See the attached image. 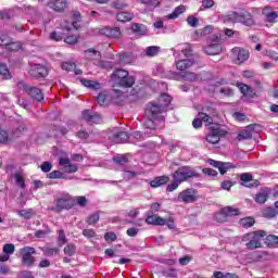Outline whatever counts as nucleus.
<instances>
[{
  "label": "nucleus",
  "instance_id": "nucleus-1",
  "mask_svg": "<svg viewBox=\"0 0 278 278\" xmlns=\"http://www.w3.org/2000/svg\"><path fill=\"white\" fill-rule=\"evenodd\" d=\"M170 101L173 98L167 93H162L159 103L150 102L146 109L147 121L144 122V127L147 129V134H155V129H164V112L168 105H170Z\"/></svg>",
  "mask_w": 278,
  "mask_h": 278
},
{
  "label": "nucleus",
  "instance_id": "nucleus-2",
  "mask_svg": "<svg viewBox=\"0 0 278 278\" xmlns=\"http://www.w3.org/2000/svg\"><path fill=\"white\" fill-rule=\"evenodd\" d=\"M222 20L224 21V23H241L242 25H247L248 27H251V25L255 24L253 15L244 9H240L238 11H230L226 15H223Z\"/></svg>",
  "mask_w": 278,
  "mask_h": 278
},
{
  "label": "nucleus",
  "instance_id": "nucleus-3",
  "mask_svg": "<svg viewBox=\"0 0 278 278\" xmlns=\"http://www.w3.org/2000/svg\"><path fill=\"white\" fill-rule=\"evenodd\" d=\"M111 79H113L116 86L119 88H131L136 84V78L129 75L127 70L117 68L111 75Z\"/></svg>",
  "mask_w": 278,
  "mask_h": 278
},
{
  "label": "nucleus",
  "instance_id": "nucleus-4",
  "mask_svg": "<svg viewBox=\"0 0 278 278\" xmlns=\"http://www.w3.org/2000/svg\"><path fill=\"white\" fill-rule=\"evenodd\" d=\"M262 238H266V230H256L243 236L242 241L245 242L247 249H262Z\"/></svg>",
  "mask_w": 278,
  "mask_h": 278
},
{
  "label": "nucleus",
  "instance_id": "nucleus-5",
  "mask_svg": "<svg viewBox=\"0 0 278 278\" xmlns=\"http://www.w3.org/2000/svg\"><path fill=\"white\" fill-rule=\"evenodd\" d=\"M193 177H199V174L190 166H180L172 173V179H177L180 184L188 181V179H193Z\"/></svg>",
  "mask_w": 278,
  "mask_h": 278
},
{
  "label": "nucleus",
  "instance_id": "nucleus-6",
  "mask_svg": "<svg viewBox=\"0 0 278 278\" xmlns=\"http://www.w3.org/2000/svg\"><path fill=\"white\" fill-rule=\"evenodd\" d=\"M17 88L23 90V92L30 97L33 101L40 102L45 100V93H42V90L38 87L29 86L24 81H20L17 83Z\"/></svg>",
  "mask_w": 278,
  "mask_h": 278
},
{
  "label": "nucleus",
  "instance_id": "nucleus-7",
  "mask_svg": "<svg viewBox=\"0 0 278 278\" xmlns=\"http://www.w3.org/2000/svg\"><path fill=\"white\" fill-rule=\"evenodd\" d=\"M203 51L206 55H219L223 53V46L220 45V38L218 36L213 35L207 45L203 48Z\"/></svg>",
  "mask_w": 278,
  "mask_h": 278
},
{
  "label": "nucleus",
  "instance_id": "nucleus-8",
  "mask_svg": "<svg viewBox=\"0 0 278 278\" xmlns=\"http://www.w3.org/2000/svg\"><path fill=\"white\" fill-rule=\"evenodd\" d=\"M225 136H227V130L218 126H211L205 140L208 142V144H218V142H220V138Z\"/></svg>",
  "mask_w": 278,
  "mask_h": 278
},
{
  "label": "nucleus",
  "instance_id": "nucleus-9",
  "mask_svg": "<svg viewBox=\"0 0 278 278\" xmlns=\"http://www.w3.org/2000/svg\"><path fill=\"white\" fill-rule=\"evenodd\" d=\"M199 192L193 189V188H189V189H185L182 190L178 197H177V201L179 203H195V201H199Z\"/></svg>",
  "mask_w": 278,
  "mask_h": 278
},
{
  "label": "nucleus",
  "instance_id": "nucleus-10",
  "mask_svg": "<svg viewBox=\"0 0 278 278\" xmlns=\"http://www.w3.org/2000/svg\"><path fill=\"white\" fill-rule=\"evenodd\" d=\"M20 255L22 256V264H24V266H34L36 262V257H34V255H36L35 248L24 247L20 249Z\"/></svg>",
  "mask_w": 278,
  "mask_h": 278
},
{
  "label": "nucleus",
  "instance_id": "nucleus-11",
  "mask_svg": "<svg viewBox=\"0 0 278 278\" xmlns=\"http://www.w3.org/2000/svg\"><path fill=\"white\" fill-rule=\"evenodd\" d=\"M81 118L90 125H99L103 123V117L101 116V114L91 110H84L81 112Z\"/></svg>",
  "mask_w": 278,
  "mask_h": 278
},
{
  "label": "nucleus",
  "instance_id": "nucleus-12",
  "mask_svg": "<svg viewBox=\"0 0 278 278\" xmlns=\"http://www.w3.org/2000/svg\"><path fill=\"white\" fill-rule=\"evenodd\" d=\"M109 138L111 142H115V144H121L129 140V134H127V131L119 130L118 128H114Z\"/></svg>",
  "mask_w": 278,
  "mask_h": 278
},
{
  "label": "nucleus",
  "instance_id": "nucleus-13",
  "mask_svg": "<svg viewBox=\"0 0 278 278\" xmlns=\"http://www.w3.org/2000/svg\"><path fill=\"white\" fill-rule=\"evenodd\" d=\"M231 53L235 55V63L236 64H244L247 60H249L250 54L249 51L242 48H233Z\"/></svg>",
  "mask_w": 278,
  "mask_h": 278
},
{
  "label": "nucleus",
  "instance_id": "nucleus-14",
  "mask_svg": "<svg viewBox=\"0 0 278 278\" xmlns=\"http://www.w3.org/2000/svg\"><path fill=\"white\" fill-rule=\"evenodd\" d=\"M59 166L62 167L63 173H67V174L77 173L78 170L77 164L71 163V159L68 157H60Z\"/></svg>",
  "mask_w": 278,
  "mask_h": 278
},
{
  "label": "nucleus",
  "instance_id": "nucleus-15",
  "mask_svg": "<svg viewBox=\"0 0 278 278\" xmlns=\"http://www.w3.org/2000/svg\"><path fill=\"white\" fill-rule=\"evenodd\" d=\"M29 75L35 79H40V77H47L49 75V70H47L45 65L35 64L30 67Z\"/></svg>",
  "mask_w": 278,
  "mask_h": 278
},
{
  "label": "nucleus",
  "instance_id": "nucleus-16",
  "mask_svg": "<svg viewBox=\"0 0 278 278\" xmlns=\"http://www.w3.org/2000/svg\"><path fill=\"white\" fill-rule=\"evenodd\" d=\"M71 207V195L56 199L55 206L51 207L52 212H62V210H68Z\"/></svg>",
  "mask_w": 278,
  "mask_h": 278
},
{
  "label": "nucleus",
  "instance_id": "nucleus-17",
  "mask_svg": "<svg viewBox=\"0 0 278 278\" xmlns=\"http://www.w3.org/2000/svg\"><path fill=\"white\" fill-rule=\"evenodd\" d=\"M99 34L105 36V38H121V28L104 27L99 30Z\"/></svg>",
  "mask_w": 278,
  "mask_h": 278
},
{
  "label": "nucleus",
  "instance_id": "nucleus-18",
  "mask_svg": "<svg viewBox=\"0 0 278 278\" xmlns=\"http://www.w3.org/2000/svg\"><path fill=\"white\" fill-rule=\"evenodd\" d=\"M143 128H144V134L140 132V131H135L130 135L129 138H131L132 142H140V140H144V137L148 136L151 137V136H155L157 134V129L160 130V125L156 124V128H155V134H149L147 132V127L144 126L143 124Z\"/></svg>",
  "mask_w": 278,
  "mask_h": 278
},
{
  "label": "nucleus",
  "instance_id": "nucleus-19",
  "mask_svg": "<svg viewBox=\"0 0 278 278\" xmlns=\"http://www.w3.org/2000/svg\"><path fill=\"white\" fill-rule=\"evenodd\" d=\"M14 251H16L14 243H5L2 248V253H4V255H0V262H8L10 255H14Z\"/></svg>",
  "mask_w": 278,
  "mask_h": 278
},
{
  "label": "nucleus",
  "instance_id": "nucleus-20",
  "mask_svg": "<svg viewBox=\"0 0 278 278\" xmlns=\"http://www.w3.org/2000/svg\"><path fill=\"white\" fill-rule=\"evenodd\" d=\"M146 223L147 225H153L154 227H164V225H166V219L159 215H148Z\"/></svg>",
  "mask_w": 278,
  "mask_h": 278
},
{
  "label": "nucleus",
  "instance_id": "nucleus-21",
  "mask_svg": "<svg viewBox=\"0 0 278 278\" xmlns=\"http://www.w3.org/2000/svg\"><path fill=\"white\" fill-rule=\"evenodd\" d=\"M198 116L201 118L202 123H205L206 125H213L214 118L210 116V108L203 106L202 111L198 113Z\"/></svg>",
  "mask_w": 278,
  "mask_h": 278
},
{
  "label": "nucleus",
  "instance_id": "nucleus-22",
  "mask_svg": "<svg viewBox=\"0 0 278 278\" xmlns=\"http://www.w3.org/2000/svg\"><path fill=\"white\" fill-rule=\"evenodd\" d=\"M170 181V177L168 176H157L153 180H151L149 184L151 188H160L162 186H166Z\"/></svg>",
  "mask_w": 278,
  "mask_h": 278
},
{
  "label": "nucleus",
  "instance_id": "nucleus-23",
  "mask_svg": "<svg viewBox=\"0 0 278 278\" xmlns=\"http://www.w3.org/2000/svg\"><path fill=\"white\" fill-rule=\"evenodd\" d=\"M191 66H194V60L192 58L182 59L176 63V68L178 71H188V68H191Z\"/></svg>",
  "mask_w": 278,
  "mask_h": 278
},
{
  "label": "nucleus",
  "instance_id": "nucleus-24",
  "mask_svg": "<svg viewBox=\"0 0 278 278\" xmlns=\"http://www.w3.org/2000/svg\"><path fill=\"white\" fill-rule=\"evenodd\" d=\"M49 5L55 12H64V10H66L67 2L66 0H50Z\"/></svg>",
  "mask_w": 278,
  "mask_h": 278
},
{
  "label": "nucleus",
  "instance_id": "nucleus-25",
  "mask_svg": "<svg viewBox=\"0 0 278 278\" xmlns=\"http://www.w3.org/2000/svg\"><path fill=\"white\" fill-rule=\"evenodd\" d=\"M238 88L240 89V92L242 93L243 97H250L251 99L255 97V91L250 86L244 84H239Z\"/></svg>",
  "mask_w": 278,
  "mask_h": 278
},
{
  "label": "nucleus",
  "instance_id": "nucleus-26",
  "mask_svg": "<svg viewBox=\"0 0 278 278\" xmlns=\"http://www.w3.org/2000/svg\"><path fill=\"white\" fill-rule=\"evenodd\" d=\"M113 162L119 166V170H123V168H127V164H129V159L125 155H119L113 157Z\"/></svg>",
  "mask_w": 278,
  "mask_h": 278
},
{
  "label": "nucleus",
  "instance_id": "nucleus-27",
  "mask_svg": "<svg viewBox=\"0 0 278 278\" xmlns=\"http://www.w3.org/2000/svg\"><path fill=\"white\" fill-rule=\"evenodd\" d=\"M84 55L87 60H101V53L92 48L85 50Z\"/></svg>",
  "mask_w": 278,
  "mask_h": 278
},
{
  "label": "nucleus",
  "instance_id": "nucleus-28",
  "mask_svg": "<svg viewBox=\"0 0 278 278\" xmlns=\"http://www.w3.org/2000/svg\"><path fill=\"white\" fill-rule=\"evenodd\" d=\"M80 84H83V86H85V88H90L91 90H99V88H101V84H99L94 80H88L86 78H81Z\"/></svg>",
  "mask_w": 278,
  "mask_h": 278
},
{
  "label": "nucleus",
  "instance_id": "nucleus-29",
  "mask_svg": "<svg viewBox=\"0 0 278 278\" xmlns=\"http://www.w3.org/2000/svg\"><path fill=\"white\" fill-rule=\"evenodd\" d=\"M72 18L73 21L71 27H74V29H79V23H81V13L79 11H73Z\"/></svg>",
  "mask_w": 278,
  "mask_h": 278
},
{
  "label": "nucleus",
  "instance_id": "nucleus-30",
  "mask_svg": "<svg viewBox=\"0 0 278 278\" xmlns=\"http://www.w3.org/2000/svg\"><path fill=\"white\" fill-rule=\"evenodd\" d=\"M116 18L119 23H129L134 18V14L129 12H119L116 14Z\"/></svg>",
  "mask_w": 278,
  "mask_h": 278
},
{
  "label": "nucleus",
  "instance_id": "nucleus-31",
  "mask_svg": "<svg viewBox=\"0 0 278 278\" xmlns=\"http://www.w3.org/2000/svg\"><path fill=\"white\" fill-rule=\"evenodd\" d=\"M131 29L137 36H147V26L142 24H132Z\"/></svg>",
  "mask_w": 278,
  "mask_h": 278
},
{
  "label": "nucleus",
  "instance_id": "nucleus-32",
  "mask_svg": "<svg viewBox=\"0 0 278 278\" xmlns=\"http://www.w3.org/2000/svg\"><path fill=\"white\" fill-rule=\"evenodd\" d=\"M117 58L118 64H131V54L127 52H121Z\"/></svg>",
  "mask_w": 278,
  "mask_h": 278
},
{
  "label": "nucleus",
  "instance_id": "nucleus-33",
  "mask_svg": "<svg viewBox=\"0 0 278 278\" xmlns=\"http://www.w3.org/2000/svg\"><path fill=\"white\" fill-rule=\"evenodd\" d=\"M41 251L46 257H53L60 254V249L58 248L46 247V248H42Z\"/></svg>",
  "mask_w": 278,
  "mask_h": 278
},
{
  "label": "nucleus",
  "instance_id": "nucleus-34",
  "mask_svg": "<svg viewBox=\"0 0 278 278\" xmlns=\"http://www.w3.org/2000/svg\"><path fill=\"white\" fill-rule=\"evenodd\" d=\"M186 12V7L185 5H178L173 13L167 15V18L169 21L177 18L180 14H184Z\"/></svg>",
  "mask_w": 278,
  "mask_h": 278
},
{
  "label": "nucleus",
  "instance_id": "nucleus-35",
  "mask_svg": "<svg viewBox=\"0 0 278 278\" xmlns=\"http://www.w3.org/2000/svg\"><path fill=\"white\" fill-rule=\"evenodd\" d=\"M254 200H255L256 203H261V204L266 203V201H268V192L267 191H260L254 197Z\"/></svg>",
  "mask_w": 278,
  "mask_h": 278
},
{
  "label": "nucleus",
  "instance_id": "nucleus-36",
  "mask_svg": "<svg viewBox=\"0 0 278 278\" xmlns=\"http://www.w3.org/2000/svg\"><path fill=\"white\" fill-rule=\"evenodd\" d=\"M223 212L226 213V216H240V208H236L233 206H225L223 207Z\"/></svg>",
  "mask_w": 278,
  "mask_h": 278
},
{
  "label": "nucleus",
  "instance_id": "nucleus-37",
  "mask_svg": "<svg viewBox=\"0 0 278 278\" xmlns=\"http://www.w3.org/2000/svg\"><path fill=\"white\" fill-rule=\"evenodd\" d=\"M239 224L241 227H244V229H249V227H253V225H255V218L244 217L240 219Z\"/></svg>",
  "mask_w": 278,
  "mask_h": 278
},
{
  "label": "nucleus",
  "instance_id": "nucleus-38",
  "mask_svg": "<svg viewBox=\"0 0 278 278\" xmlns=\"http://www.w3.org/2000/svg\"><path fill=\"white\" fill-rule=\"evenodd\" d=\"M160 53V47L157 46H150L146 48V55L148 58H155Z\"/></svg>",
  "mask_w": 278,
  "mask_h": 278
},
{
  "label": "nucleus",
  "instance_id": "nucleus-39",
  "mask_svg": "<svg viewBox=\"0 0 278 278\" xmlns=\"http://www.w3.org/2000/svg\"><path fill=\"white\" fill-rule=\"evenodd\" d=\"M123 170V178L129 181V179H134L135 177H138V173L134 170H129V167H125Z\"/></svg>",
  "mask_w": 278,
  "mask_h": 278
},
{
  "label": "nucleus",
  "instance_id": "nucleus-40",
  "mask_svg": "<svg viewBox=\"0 0 278 278\" xmlns=\"http://www.w3.org/2000/svg\"><path fill=\"white\" fill-rule=\"evenodd\" d=\"M266 244L267 247L275 248L278 247V236L275 235H266Z\"/></svg>",
  "mask_w": 278,
  "mask_h": 278
},
{
  "label": "nucleus",
  "instance_id": "nucleus-41",
  "mask_svg": "<svg viewBox=\"0 0 278 278\" xmlns=\"http://www.w3.org/2000/svg\"><path fill=\"white\" fill-rule=\"evenodd\" d=\"M48 178L49 179H73V178L66 177V175H64V173H62L61 170L51 172L50 174H48Z\"/></svg>",
  "mask_w": 278,
  "mask_h": 278
},
{
  "label": "nucleus",
  "instance_id": "nucleus-42",
  "mask_svg": "<svg viewBox=\"0 0 278 278\" xmlns=\"http://www.w3.org/2000/svg\"><path fill=\"white\" fill-rule=\"evenodd\" d=\"M220 175H225V173H227L229 169L231 168H236V166H233V164L231 163H219V167H217Z\"/></svg>",
  "mask_w": 278,
  "mask_h": 278
},
{
  "label": "nucleus",
  "instance_id": "nucleus-43",
  "mask_svg": "<svg viewBox=\"0 0 278 278\" xmlns=\"http://www.w3.org/2000/svg\"><path fill=\"white\" fill-rule=\"evenodd\" d=\"M64 253L65 255H67L68 257H73V255H75V253H77V248L75 247V244L70 243L64 248Z\"/></svg>",
  "mask_w": 278,
  "mask_h": 278
},
{
  "label": "nucleus",
  "instance_id": "nucleus-44",
  "mask_svg": "<svg viewBox=\"0 0 278 278\" xmlns=\"http://www.w3.org/2000/svg\"><path fill=\"white\" fill-rule=\"evenodd\" d=\"M101 217L99 216V213H92L91 215H89L86 219L87 225H97V223H99V219Z\"/></svg>",
  "mask_w": 278,
  "mask_h": 278
},
{
  "label": "nucleus",
  "instance_id": "nucleus-45",
  "mask_svg": "<svg viewBox=\"0 0 278 278\" xmlns=\"http://www.w3.org/2000/svg\"><path fill=\"white\" fill-rule=\"evenodd\" d=\"M23 48V46L21 45V42H18V41H16V42H14V41H12V39H11V41L9 42V45H7V50L8 51H21V49Z\"/></svg>",
  "mask_w": 278,
  "mask_h": 278
},
{
  "label": "nucleus",
  "instance_id": "nucleus-46",
  "mask_svg": "<svg viewBox=\"0 0 278 278\" xmlns=\"http://www.w3.org/2000/svg\"><path fill=\"white\" fill-rule=\"evenodd\" d=\"M10 135L7 130L0 129V144H10Z\"/></svg>",
  "mask_w": 278,
  "mask_h": 278
},
{
  "label": "nucleus",
  "instance_id": "nucleus-47",
  "mask_svg": "<svg viewBox=\"0 0 278 278\" xmlns=\"http://www.w3.org/2000/svg\"><path fill=\"white\" fill-rule=\"evenodd\" d=\"M185 81H199V76L192 72H187L182 75Z\"/></svg>",
  "mask_w": 278,
  "mask_h": 278
},
{
  "label": "nucleus",
  "instance_id": "nucleus-48",
  "mask_svg": "<svg viewBox=\"0 0 278 278\" xmlns=\"http://www.w3.org/2000/svg\"><path fill=\"white\" fill-rule=\"evenodd\" d=\"M68 240L66 239V233L64 232L63 229L59 230V236H58V244L59 247H64Z\"/></svg>",
  "mask_w": 278,
  "mask_h": 278
},
{
  "label": "nucleus",
  "instance_id": "nucleus-49",
  "mask_svg": "<svg viewBox=\"0 0 278 278\" xmlns=\"http://www.w3.org/2000/svg\"><path fill=\"white\" fill-rule=\"evenodd\" d=\"M227 213L223 212V208L215 214V220H217V223H227Z\"/></svg>",
  "mask_w": 278,
  "mask_h": 278
},
{
  "label": "nucleus",
  "instance_id": "nucleus-50",
  "mask_svg": "<svg viewBox=\"0 0 278 278\" xmlns=\"http://www.w3.org/2000/svg\"><path fill=\"white\" fill-rule=\"evenodd\" d=\"M163 277H167V278H177V269L175 268H168V269H164L162 271Z\"/></svg>",
  "mask_w": 278,
  "mask_h": 278
},
{
  "label": "nucleus",
  "instance_id": "nucleus-51",
  "mask_svg": "<svg viewBox=\"0 0 278 278\" xmlns=\"http://www.w3.org/2000/svg\"><path fill=\"white\" fill-rule=\"evenodd\" d=\"M179 186H181V182H178L177 179H173V182L167 185L166 192H175Z\"/></svg>",
  "mask_w": 278,
  "mask_h": 278
},
{
  "label": "nucleus",
  "instance_id": "nucleus-52",
  "mask_svg": "<svg viewBox=\"0 0 278 278\" xmlns=\"http://www.w3.org/2000/svg\"><path fill=\"white\" fill-rule=\"evenodd\" d=\"M12 38L8 36V34L0 35V47H8L11 42Z\"/></svg>",
  "mask_w": 278,
  "mask_h": 278
},
{
  "label": "nucleus",
  "instance_id": "nucleus-53",
  "mask_svg": "<svg viewBox=\"0 0 278 278\" xmlns=\"http://www.w3.org/2000/svg\"><path fill=\"white\" fill-rule=\"evenodd\" d=\"M277 210L273 208V207H267L264 211V216H266L267 218H275V216H277Z\"/></svg>",
  "mask_w": 278,
  "mask_h": 278
},
{
  "label": "nucleus",
  "instance_id": "nucleus-54",
  "mask_svg": "<svg viewBox=\"0 0 278 278\" xmlns=\"http://www.w3.org/2000/svg\"><path fill=\"white\" fill-rule=\"evenodd\" d=\"M16 185L20 186V188L24 189L25 188V178L21 174H15L14 175Z\"/></svg>",
  "mask_w": 278,
  "mask_h": 278
},
{
  "label": "nucleus",
  "instance_id": "nucleus-55",
  "mask_svg": "<svg viewBox=\"0 0 278 278\" xmlns=\"http://www.w3.org/2000/svg\"><path fill=\"white\" fill-rule=\"evenodd\" d=\"M0 75L4 77V79H10V70H8V65H0Z\"/></svg>",
  "mask_w": 278,
  "mask_h": 278
},
{
  "label": "nucleus",
  "instance_id": "nucleus-56",
  "mask_svg": "<svg viewBox=\"0 0 278 278\" xmlns=\"http://www.w3.org/2000/svg\"><path fill=\"white\" fill-rule=\"evenodd\" d=\"M252 136L249 130H242L238 135V140H251Z\"/></svg>",
  "mask_w": 278,
  "mask_h": 278
},
{
  "label": "nucleus",
  "instance_id": "nucleus-57",
  "mask_svg": "<svg viewBox=\"0 0 278 278\" xmlns=\"http://www.w3.org/2000/svg\"><path fill=\"white\" fill-rule=\"evenodd\" d=\"M75 201L80 207H86V205H88V200L84 195L76 197Z\"/></svg>",
  "mask_w": 278,
  "mask_h": 278
},
{
  "label": "nucleus",
  "instance_id": "nucleus-58",
  "mask_svg": "<svg viewBox=\"0 0 278 278\" xmlns=\"http://www.w3.org/2000/svg\"><path fill=\"white\" fill-rule=\"evenodd\" d=\"M202 173L206 175L207 177H216L218 175V172L213 168H203Z\"/></svg>",
  "mask_w": 278,
  "mask_h": 278
},
{
  "label": "nucleus",
  "instance_id": "nucleus-59",
  "mask_svg": "<svg viewBox=\"0 0 278 278\" xmlns=\"http://www.w3.org/2000/svg\"><path fill=\"white\" fill-rule=\"evenodd\" d=\"M116 239H117V237H116V233H114V232H106L104 235V240L106 242H116Z\"/></svg>",
  "mask_w": 278,
  "mask_h": 278
},
{
  "label": "nucleus",
  "instance_id": "nucleus-60",
  "mask_svg": "<svg viewBox=\"0 0 278 278\" xmlns=\"http://www.w3.org/2000/svg\"><path fill=\"white\" fill-rule=\"evenodd\" d=\"M77 40H78V38H77V36H75V35H70V36H67L66 38H65V42H66V45H77Z\"/></svg>",
  "mask_w": 278,
  "mask_h": 278
},
{
  "label": "nucleus",
  "instance_id": "nucleus-61",
  "mask_svg": "<svg viewBox=\"0 0 278 278\" xmlns=\"http://www.w3.org/2000/svg\"><path fill=\"white\" fill-rule=\"evenodd\" d=\"M192 127L194 129H201V127H203V121L199 116L195 117L192 122Z\"/></svg>",
  "mask_w": 278,
  "mask_h": 278
},
{
  "label": "nucleus",
  "instance_id": "nucleus-62",
  "mask_svg": "<svg viewBox=\"0 0 278 278\" xmlns=\"http://www.w3.org/2000/svg\"><path fill=\"white\" fill-rule=\"evenodd\" d=\"M51 168H53V165L49 162H43L41 164V170L42 173H50Z\"/></svg>",
  "mask_w": 278,
  "mask_h": 278
},
{
  "label": "nucleus",
  "instance_id": "nucleus-63",
  "mask_svg": "<svg viewBox=\"0 0 278 278\" xmlns=\"http://www.w3.org/2000/svg\"><path fill=\"white\" fill-rule=\"evenodd\" d=\"M83 236H85V238H94V236H97V232H94L93 229H84Z\"/></svg>",
  "mask_w": 278,
  "mask_h": 278
},
{
  "label": "nucleus",
  "instance_id": "nucleus-64",
  "mask_svg": "<svg viewBox=\"0 0 278 278\" xmlns=\"http://www.w3.org/2000/svg\"><path fill=\"white\" fill-rule=\"evenodd\" d=\"M74 68H75V63L65 62L62 64V70L67 71V73H70V71H73Z\"/></svg>",
  "mask_w": 278,
  "mask_h": 278
}]
</instances>
